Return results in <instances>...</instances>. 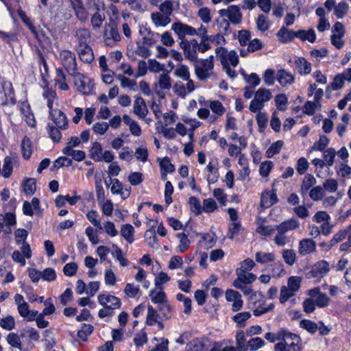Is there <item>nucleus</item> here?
<instances>
[{
    "mask_svg": "<svg viewBox=\"0 0 351 351\" xmlns=\"http://www.w3.org/2000/svg\"><path fill=\"white\" fill-rule=\"evenodd\" d=\"M149 297L152 303L158 305L168 301L167 294L164 291L162 287L155 286L154 289L150 290Z\"/></svg>",
    "mask_w": 351,
    "mask_h": 351,
    "instance_id": "nucleus-21",
    "label": "nucleus"
},
{
    "mask_svg": "<svg viewBox=\"0 0 351 351\" xmlns=\"http://www.w3.org/2000/svg\"><path fill=\"white\" fill-rule=\"evenodd\" d=\"M102 150V147L99 143H93L90 150V158L95 162H101V156L103 154Z\"/></svg>",
    "mask_w": 351,
    "mask_h": 351,
    "instance_id": "nucleus-49",
    "label": "nucleus"
},
{
    "mask_svg": "<svg viewBox=\"0 0 351 351\" xmlns=\"http://www.w3.org/2000/svg\"><path fill=\"white\" fill-rule=\"evenodd\" d=\"M171 29L180 40H182L186 36L195 35V29L194 27L181 22H175L172 24Z\"/></svg>",
    "mask_w": 351,
    "mask_h": 351,
    "instance_id": "nucleus-14",
    "label": "nucleus"
},
{
    "mask_svg": "<svg viewBox=\"0 0 351 351\" xmlns=\"http://www.w3.org/2000/svg\"><path fill=\"white\" fill-rule=\"evenodd\" d=\"M77 51L80 60L84 62L91 63L94 60L93 52L89 45L77 47Z\"/></svg>",
    "mask_w": 351,
    "mask_h": 351,
    "instance_id": "nucleus-25",
    "label": "nucleus"
},
{
    "mask_svg": "<svg viewBox=\"0 0 351 351\" xmlns=\"http://www.w3.org/2000/svg\"><path fill=\"white\" fill-rule=\"evenodd\" d=\"M214 57L209 56L206 59L196 60L195 64V73L197 77L202 81H205L214 73Z\"/></svg>",
    "mask_w": 351,
    "mask_h": 351,
    "instance_id": "nucleus-2",
    "label": "nucleus"
},
{
    "mask_svg": "<svg viewBox=\"0 0 351 351\" xmlns=\"http://www.w3.org/2000/svg\"><path fill=\"white\" fill-rule=\"evenodd\" d=\"M309 197L313 201L321 200L324 196V191L322 186H316L313 187L308 192Z\"/></svg>",
    "mask_w": 351,
    "mask_h": 351,
    "instance_id": "nucleus-60",
    "label": "nucleus"
},
{
    "mask_svg": "<svg viewBox=\"0 0 351 351\" xmlns=\"http://www.w3.org/2000/svg\"><path fill=\"white\" fill-rule=\"evenodd\" d=\"M158 311L165 319H169L172 317L173 308L169 301L158 305Z\"/></svg>",
    "mask_w": 351,
    "mask_h": 351,
    "instance_id": "nucleus-54",
    "label": "nucleus"
},
{
    "mask_svg": "<svg viewBox=\"0 0 351 351\" xmlns=\"http://www.w3.org/2000/svg\"><path fill=\"white\" fill-rule=\"evenodd\" d=\"M215 54L223 66H232L236 67L239 64L237 53L234 50L228 51L223 47H217L215 49Z\"/></svg>",
    "mask_w": 351,
    "mask_h": 351,
    "instance_id": "nucleus-5",
    "label": "nucleus"
},
{
    "mask_svg": "<svg viewBox=\"0 0 351 351\" xmlns=\"http://www.w3.org/2000/svg\"><path fill=\"white\" fill-rule=\"evenodd\" d=\"M98 302L103 306H107L110 308L117 309L121 306V300L119 298L109 295L100 294L98 295Z\"/></svg>",
    "mask_w": 351,
    "mask_h": 351,
    "instance_id": "nucleus-18",
    "label": "nucleus"
},
{
    "mask_svg": "<svg viewBox=\"0 0 351 351\" xmlns=\"http://www.w3.org/2000/svg\"><path fill=\"white\" fill-rule=\"evenodd\" d=\"M278 200L276 191H265L262 193L261 204L263 207L269 208L277 203Z\"/></svg>",
    "mask_w": 351,
    "mask_h": 351,
    "instance_id": "nucleus-26",
    "label": "nucleus"
},
{
    "mask_svg": "<svg viewBox=\"0 0 351 351\" xmlns=\"http://www.w3.org/2000/svg\"><path fill=\"white\" fill-rule=\"evenodd\" d=\"M172 87L171 78L168 71L162 72L156 77V82L154 84L155 92L160 95L164 90H169Z\"/></svg>",
    "mask_w": 351,
    "mask_h": 351,
    "instance_id": "nucleus-8",
    "label": "nucleus"
},
{
    "mask_svg": "<svg viewBox=\"0 0 351 351\" xmlns=\"http://www.w3.org/2000/svg\"><path fill=\"white\" fill-rule=\"evenodd\" d=\"M89 9L94 13L90 18V24L94 29H99L106 19L104 14V3L102 0H88Z\"/></svg>",
    "mask_w": 351,
    "mask_h": 351,
    "instance_id": "nucleus-1",
    "label": "nucleus"
},
{
    "mask_svg": "<svg viewBox=\"0 0 351 351\" xmlns=\"http://www.w3.org/2000/svg\"><path fill=\"white\" fill-rule=\"evenodd\" d=\"M25 337V334L21 332L18 334L16 332H10L8 335L6 340L8 343L14 348H17L19 350H23L21 339Z\"/></svg>",
    "mask_w": 351,
    "mask_h": 351,
    "instance_id": "nucleus-31",
    "label": "nucleus"
},
{
    "mask_svg": "<svg viewBox=\"0 0 351 351\" xmlns=\"http://www.w3.org/2000/svg\"><path fill=\"white\" fill-rule=\"evenodd\" d=\"M348 4L345 1H341L335 7V14L337 18L341 19L346 14V13L348 11Z\"/></svg>",
    "mask_w": 351,
    "mask_h": 351,
    "instance_id": "nucleus-64",
    "label": "nucleus"
},
{
    "mask_svg": "<svg viewBox=\"0 0 351 351\" xmlns=\"http://www.w3.org/2000/svg\"><path fill=\"white\" fill-rule=\"evenodd\" d=\"M320 107V104L315 101H307L303 106V112L308 115H313Z\"/></svg>",
    "mask_w": 351,
    "mask_h": 351,
    "instance_id": "nucleus-62",
    "label": "nucleus"
},
{
    "mask_svg": "<svg viewBox=\"0 0 351 351\" xmlns=\"http://www.w3.org/2000/svg\"><path fill=\"white\" fill-rule=\"evenodd\" d=\"M255 260L261 264L273 263L275 261V255L271 252H257L255 254Z\"/></svg>",
    "mask_w": 351,
    "mask_h": 351,
    "instance_id": "nucleus-39",
    "label": "nucleus"
},
{
    "mask_svg": "<svg viewBox=\"0 0 351 351\" xmlns=\"http://www.w3.org/2000/svg\"><path fill=\"white\" fill-rule=\"evenodd\" d=\"M296 38H300L302 41L308 40V42L313 43L316 40V34L313 29L308 30L300 29L297 31Z\"/></svg>",
    "mask_w": 351,
    "mask_h": 351,
    "instance_id": "nucleus-37",
    "label": "nucleus"
},
{
    "mask_svg": "<svg viewBox=\"0 0 351 351\" xmlns=\"http://www.w3.org/2000/svg\"><path fill=\"white\" fill-rule=\"evenodd\" d=\"M121 39L118 29L114 24H106L104 27V40L106 45L112 47Z\"/></svg>",
    "mask_w": 351,
    "mask_h": 351,
    "instance_id": "nucleus-9",
    "label": "nucleus"
},
{
    "mask_svg": "<svg viewBox=\"0 0 351 351\" xmlns=\"http://www.w3.org/2000/svg\"><path fill=\"white\" fill-rule=\"evenodd\" d=\"M225 298L228 302L231 304V310L234 312L240 311L243 306V300L239 292L228 289L226 291Z\"/></svg>",
    "mask_w": 351,
    "mask_h": 351,
    "instance_id": "nucleus-10",
    "label": "nucleus"
},
{
    "mask_svg": "<svg viewBox=\"0 0 351 351\" xmlns=\"http://www.w3.org/2000/svg\"><path fill=\"white\" fill-rule=\"evenodd\" d=\"M282 341L289 351H300L301 350V338L295 333L285 330L284 335H282Z\"/></svg>",
    "mask_w": 351,
    "mask_h": 351,
    "instance_id": "nucleus-12",
    "label": "nucleus"
},
{
    "mask_svg": "<svg viewBox=\"0 0 351 351\" xmlns=\"http://www.w3.org/2000/svg\"><path fill=\"white\" fill-rule=\"evenodd\" d=\"M300 326L311 334L315 333L318 329L317 324L305 319L300 321Z\"/></svg>",
    "mask_w": 351,
    "mask_h": 351,
    "instance_id": "nucleus-59",
    "label": "nucleus"
},
{
    "mask_svg": "<svg viewBox=\"0 0 351 351\" xmlns=\"http://www.w3.org/2000/svg\"><path fill=\"white\" fill-rule=\"evenodd\" d=\"M24 215L32 216L34 213L40 212V201L37 197H34L31 202H24L23 205Z\"/></svg>",
    "mask_w": 351,
    "mask_h": 351,
    "instance_id": "nucleus-24",
    "label": "nucleus"
},
{
    "mask_svg": "<svg viewBox=\"0 0 351 351\" xmlns=\"http://www.w3.org/2000/svg\"><path fill=\"white\" fill-rule=\"evenodd\" d=\"M216 243L214 234H204L202 235V239L199 241V245L205 250L212 248Z\"/></svg>",
    "mask_w": 351,
    "mask_h": 351,
    "instance_id": "nucleus-44",
    "label": "nucleus"
},
{
    "mask_svg": "<svg viewBox=\"0 0 351 351\" xmlns=\"http://www.w3.org/2000/svg\"><path fill=\"white\" fill-rule=\"evenodd\" d=\"M56 75L54 79L56 85L58 86L60 90H69V85L66 83V75L61 69H56Z\"/></svg>",
    "mask_w": 351,
    "mask_h": 351,
    "instance_id": "nucleus-38",
    "label": "nucleus"
},
{
    "mask_svg": "<svg viewBox=\"0 0 351 351\" xmlns=\"http://www.w3.org/2000/svg\"><path fill=\"white\" fill-rule=\"evenodd\" d=\"M110 184L105 181L108 187H110V191L114 195H120L122 199H127L130 195V187L124 188L122 183L117 178L110 179Z\"/></svg>",
    "mask_w": 351,
    "mask_h": 351,
    "instance_id": "nucleus-15",
    "label": "nucleus"
},
{
    "mask_svg": "<svg viewBox=\"0 0 351 351\" xmlns=\"http://www.w3.org/2000/svg\"><path fill=\"white\" fill-rule=\"evenodd\" d=\"M117 78L122 88H128L134 92L137 90V84L135 80H132L122 74L117 75Z\"/></svg>",
    "mask_w": 351,
    "mask_h": 351,
    "instance_id": "nucleus-41",
    "label": "nucleus"
},
{
    "mask_svg": "<svg viewBox=\"0 0 351 351\" xmlns=\"http://www.w3.org/2000/svg\"><path fill=\"white\" fill-rule=\"evenodd\" d=\"M302 278L299 276H291L287 281L288 289H291L294 293H297L301 286Z\"/></svg>",
    "mask_w": 351,
    "mask_h": 351,
    "instance_id": "nucleus-55",
    "label": "nucleus"
},
{
    "mask_svg": "<svg viewBox=\"0 0 351 351\" xmlns=\"http://www.w3.org/2000/svg\"><path fill=\"white\" fill-rule=\"evenodd\" d=\"M297 31L295 32L292 29H287L285 27H282L277 33V36L281 43H286L293 40L296 38Z\"/></svg>",
    "mask_w": 351,
    "mask_h": 351,
    "instance_id": "nucleus-35",
    "label": "nucleus"
},
{
    "mask_svg": "<svg viewBox=\"0 0 351 351\" xmlns=\"http://www.w3.org/2000/svg\"><path fill=\"white\" fill-rule=\"evenodd\" d=\"M205 171L207 173L206 178L208 183H215L219 177L217 161H210L205 168Z\"/></svg>",
    "mask_w": 351,
    "mask_h": 351,
    "instance_id": "nucleus-22",
    "label": "nucleus"
},
{
    "mask_svg": "<svg viewBox=\"0 0 351 351\" xmlns=\"http://www.w3.org/2000/svg\"><path fill=\"white\" fill-rule=\"evenodd\" d=\"M257 29L261 32H265L270 27V22L268 16L264 14L258 15L256 19Z\"/></svg>",
    "mask_w": 351,
    "mask_h": 351,
    "instance_id": "nucleus-43",
    "label": "nucleus"
},
{
    "mask_svg": "<svg viewBox=\"0 0 351 351\" xmlns=\"http://www.w3.org/2000/svg\"><path fill=\"white\" fill-rule=\"evenodd\" d=\"M62 153L66 156H72L76 161H82L86 156L85 152L82 150L63 149Z\"/></svg>",
    "mask_w": 351,
    "mask_h": 351,
    "instance_id": "nucleus-58",
    "label": "nucleus"
},
{
    "mask_svg": "<svg viewBox=\"0 0 351 351\" xmlns=\"http://www.w3.org/2000/svg\"><path fill=\"white\" fill-rule=\"evenodd\" d=\"M176 237L179 239V244L177 250L181 253L187 250L190 246V241L186 234L181 232L178 233Z\"/></svg>",
    "mask_w": 351,
    "mask_h": 351,
    "instance_id": "nucleus-47",
    "label": "nucleus"
},
{
    "mask_svg": "<svg viewBox=\"0 0 351 351\" xmlns=\"http://www.w3.org/2000/svg\"><path fill=\"white\" fill-rule=\"evenodd\" d=\"M236 274L237 278L232 283L234 288H242V285L251 284L256 279L255 274L247 272L243 269H237Z\"/></svg>",
    "mask_w": 351,
    "mask_h": 351,
    "instance_id": "nucleus-11",
    "label": "nucleus"
},
{
    "mask_svg": "<svg viewBox=\"0 0 351 351\" xmlns=\"http://www.w3.org/2000/svg\"><path fill=\"white\" fill-rule=\"evenodd\" d=\"M134 113L140 119H143L148 113L145 100L141 97L135 98L133 106Z\"/></svg>",
    "mask_w": 351,
    "mask_h": 351,
    "instance_id": "nucleus-23",
    "label": "nucleus"
},
{
    "mask_svg": "<svg viewBox=\"0 0 351 351\" xmlns=\"http://www.w3.org/2000/svg\"><path fill=\"white\" fill-rule=\"evenodd\" d=\"M251 317L250 312L238 313L232 317V320L239 328H244L246 325V322Z\"/></svg>",
    "mask_w": 351,
    "mask_h": 351,
    "instance_id": "nucleus-40",
    "label": "nucleus"
},
{
    "mask_svg": "<svg viewBox=\"0 0 351 351\" xmlns=\"http://www.w3.org/2000/svg\"><path fill=\"white\" fill-rule=\"evenodd\" d=\"M330 270L329 264L326 261L317 262L312 267L310 274L312 277L322 278L326 276Z\"/></svg>",
    "mask_w": 351,
    "mask_h": 351,
    "instance_id": "nucleus-20",
    "label": "nucleus"
},
{
    "mask_svg": "<svg viewBox=\"0 0 351 351\" xmlns=\"http://www.w3.org/2000/svg\"><path fill=\"white\" fill-rule=\"evenodd\" d=\"M151 19L156 27H165L171 23V17L160 12L152 13Z\"/></svg>",
    "mask_w": 351,
    "mask_h": 351,
    "instance_id": "nucleus-27",
    "label": "nucleus"
},
{
    "mask_svg": "<svg viewBox=\"0 0 351 351\" xmlns=\"http://www.w3.org/2000/svg\"><path fill=\"white\" fill-rule=\"evenodd\" d=\"M21 152L25 159L30 158L32 154V143L30 139L25 136L21 142Z\"/></svg>",
    "mask_w": 351,
    "mask_h": 351,
    "instance_id": "nucleus-48",
    "label": "nucleus"
},
{
    "mask_svg": "<svg viewBox=\"0 0 351 351\" xmlns=\"http://www.w3.org/2000/svg\"><path fill=\"white\" fill-rule=\"evenodd\" d=\"M181 47L183 49L185 56L191 61L196 60L197 59V47H194L191 44V41L190 43H184L182 42L180 43Z\"/></svg>",
    "mask_w": 351,
    "mask_h": 351,
    "instance_id": "nucleus-36",
    "label": "nucleus"
},
{
    "mask_svg": "<svg viewBox=\"0 0 351 351\" xmlns=\"http://www.w3.org/2000/svg\"><path fill=\"white\" fill-rule=\"evenodd\" d=\"M299 221L294 218H291L276 226V230L286 233L287 232L296 230L299 228Z\"/></svg>",
    "mask_w": 351,
    "mask_h": 351,
    "instance_id": "nucleus-30",
    "label": "nucleus"
},
{
    "mask_svg": "<svg viewBox=\"0 0 351 351\" xmlns=\"http://www.w3.org/2000/svg\"><path fill=\"white\" fill-rule=\"evenodd\" d=\"M283 145L284 143L282 141H277L276 142L272 143L266 152V156L267 158H272L274 155L278 154L280 152Z\"/></svg>",
    "mask_w": 351,
    "mask_h": 351,
    "instance_id": "nucleus-57",
    "label": "nucleus"
},
{
    "mask_svg": "<svg viewBox=\"0 0 351 351\" xmlns=\"http://www.w3.org/2000/svg\"><path fill=\"white\" fill-rule=\"evenodd\" d=\"M173 74L176 77H179L182 80H189L191 76L189 67L184 64L178 65L174 70Z\"/></svg>",
    "mask_w": 351,
    "mask_h": 351,
    "instance_id": "nucleus-50",
    "label": "nucleus"
},
{
    "mask_svg": "<svg viewBox=\"0 0 351 351\" xmlns=\"http://www.w3.org/2000/svg\"><path fill=\"white\" fill-rule=\"evenodd\" d=\"M74 77V84L77 90L84 95H90L94 88L93 82L84 74L77 71L70 74Z\"/></svg>",
    "mask_w": 351,
    "mask_h": 351,
    "instance_id": "nucleus-6",
    "label": "nucleus"
},
{
    "mask_svg": "<svg viewBox=\"0 0 351 351\" xmlns=\"http://www.w3.org/2000/svg\"><path fill=\"white\" fill-rule=\"evenodd\" d=\"M135 53L141 58H147L151 55L150 47L138 41L136 43Z\"/></svg>",
    "mask_w": 351,
    "mask_h": 351,
    "instance_id": "nucleus-52",
    "label": "nucleus"
},
{
    "mask_svg": "<svg viewBox=\"0 0 351 351\" xmlns=\"http://www.w3.org/2000/svg\"><path fill=\"white\" fill-rule=\"evenodd\" d=\"M139 34L142 36V43L146 46L151 47L157 41L159 38V34L157 32H152L147 26H141L139 28Z\"/></svg>",
    "mask_w": 351,
    "mask_h": 351,
    "instance_id": "nucleus-16",
    "label": "nucleus"
},
{
    "mask_svg": "<svg viewBox=\"0 0 351 351\" xmlns=\"http://www.w3.org/2000/svg\"><path fill=\"white\" fill-rule=\"evenodd\" d=\"M50 116L56 126L61 128L62 130H66L68 126V121L65 114L58 109L49 110Z\"/></svg>",
    "mask_w": 351,
    "mask_h": 351,
    "instance_id": "nucleus-19",
    "label": "nucleus"
},
{
    "mask_svg": "<svg viewBox=\"0 0 351 351\" xmlns=\"http://www.w3.org/2000/svg\"><path fill=\"white\" fill-rule=\"evenodd\" d=\"M317 180L312 175L307 173L304 176L300 186V193L304 197L305 196L312 187L316 184Z\"/></svg>",
    "mask_w": 351,
    "mask_h": 351,
    "instance_id": "nucleus-28",
    "label": "nucleus"
},
{
    "mask_svg": "<svg viewBox=\"0 0 351 351\" xmlns=\"http://www.w3.org/2000/svg\"><path fill=\"white\" fill-rule=\"evenodd\" d=\"M112 248L114 252L112 253V255L119 261L121 266L127 267L129 262L125 257L122 250L115 244L112 245Z\"/></svg>",
    "mask_w": 351,
    "mask_h": 351,
    "instance_id": "nucleus-45",
    "label": "nucleus"
},
{
    "mask_svg": "<svg viewBox=\"0 0 351 351\" xmlns=\"http://www.w3.org/2000/svg\"><path fill=\"white\" fill-rule=\"evenodd\" d=\"M272 98L271 92L265 88H260L254 93V97L251 101L249 109L252 112H256L261 110L265 104Z\"/></svg>",
    "mask_w": 351,
    "mask_h": 351,
    "instance_id": "nucleus-4",
    "label": "nucleus"
},
{
    "mask_svg": "<svg viewBox=\"0 0 351 351\" xmlns=\"http://www.w3.org/2000/svg\"><path fill=\"white\" fill-rule=\"evenodd\" d=\"M328 143L329 138L324 135H322L319 136L318 141L313 144L311 149L313 151H324Z\"/></svg>",
    "mask_w": 351,
    "mask_h": 351,
    "instance_id": "nucleus-61",
    "label": "nucleus"
},
{
    "mask_svg": "<svg viewBox=\"0 0 351 351\" xmlns=\"http://www.w3.org/2000/svg\"><path fill=\"white\" fill-rule=\"evenodd\" d=\"M43 97L47 100V105L49 110L53 108V101L56 99V93L52 88L45 87L42 93Z\"/></svg>",
    "mask_w": 351,
    "mask_h": 351,
    "instance_id": "nucleus-42",
    "label": "nucleus"
},
{
    "mask_svg": "<svg viewBox=\"0 0 351 351\" xmlns=\"http://www.w3.org/2000/svg\"><path fill=\"white\" fill-rule=\"evenodd\" d=\"M158 314L152 306H148L146 317V324L148 326L154 325L158 321Z\"/></svg>",
    "mask_w": 351,
    "mask_h": 351,
    "instance_id": "nucleus-56",
    "label": "nucleus"
},
{
    "mask_svg": "<svg viewBox=\"0 0 351 351\" xmlns=\"http://www.w3.org/2000/svg\"><path fill=\"white\" fill-rule=\"evenodd\" d=\"M61 130H62L61 128H59L57 126L48 125V127H47L48 134H49L50 138L54 143H58L60 141V140L62 138V134L60 132Z\"/></svg>",
    "mask_w": 351,
    "mask_h": 351,
    "instance_id": "nucleus-53",
    "label": "nucleus"
},
{
    "mask_svg": "<svg viewBox=\"0 0 351 351\" xmlns=\"http://www.w3.org/2000/svg\"><path fill=\"white\" fill-rule=\"evenodd\" d=\"M60 59L68 73L74 74L77 70L75 54L69 50H62L60 52Z\"/></svg>",
    "mask_w": 351,
    "mask_h": 351,
    "instance_id": "nucleus-7",
    "label": "nucleus"
},
{
    "mask_svg": "<svg viewBox=\"0 0 351 351\" xmlns=\"http://www.w3.org/2000/svg\"><path fill=\"white\" fill-rule=\"evenodd\" d=\"M75 37L77 41V47L87 45L90 40V33L85 28H80L75 31Z\"/></svg>",
    "mask_w": 351,
    "mask_h": 351,
    "instance_id": "nucleus-32",
    "label": "nucleus"
},
{
    "mask_svg": "<svg viewBox=\"0 0 351 351\" xmlns=\"http://www.w3.org/2000/svg\"><path fill=\"white\" fill-rule=\"evenodd\" d=\"M16 102L12 84L3 77H0V104L14 106Z\"/></svg>",
    "mask_w": 351,
    "mask_h": 351,
    "instance_id": "nucleus-3",
    "label": "nucleus"
},
{
    "mask_svg": "<svg viewBox=\"0 0 351 351\" xmlns=\"http://www.w3.org/2000/svg\"><path fill=\"white\" fill-rule=\"evenodd\" d=\"M276 79L282 86L292 84L295 82L294 75L284 69L278 71Z\"/></svg>",
    "mask_w": 351,
    "mask_h": 351,
    "instance_id": "nucleus-33",
    "label": "nucleus"
},
{
    "mask_svg": "<svg viewBox=\"0 0 351 351\" xmlns=\"http://www.w3.org/2000/svg\"><path fill=\"white\" fill-rule=\"evenodd\" d=\"M209 107L212 112L215 114L214 116L216 117V119H217V117L222 116L226 109L222 105V104L219 101H212L209 102Z\"/></svg>",
    "mask_w": 351,
    "mask_h": 351,
    "instance_id": "nucleus-51",
    "label": "nucleus"
},
{
    "mask_svg": "<svg viewBox=\"0 0 351 351\" xmlns=\"http://www.w3.org/2000/svg\"><path fill=\"white\" fill-rule=\"evenodd\" d=\"M315 243L311 239H304L299 243V253L306 255L315 251Z\"/></svg>",
    "mask_w": 351,
    "mask_h": 351,
    "instance_id": "nucleus-34",
    "label": "nucleus"
},
{
    "mask_svg": "<svg viewBox=\"0 0 351 351\" xmlns=\"http://www.w3.org/2000/svg\"><path fill=\"white\" fill-rule=\"evenodd\" d=\"M134 228L130 224H124L121 228V236L129 243L134 241Z\"/></svg>",
    "mask_w": 351,
    "mask_h": 351,
    "instance_id": "nucleus-46",
    "label": "nucleus"
},
{
    "mask_svg": "<svg viewBox=\"0 0 351 351\" xmlns=\"http://www.w3.org/2000/svg\"><path fill=\"white\" fill-rule=\"evenodd\" d=\"M71 6L75 16L81 22H85L88 17V11L86 10L82 0H69Z\"/></svg>",
    "mask_w": 351,
    "mask_h": 351,
    "instance_id": "nucleus-17",
    "label": "nucleus"
},
{
    "mask_svg": "<svg viewBox=\"0 0 351 351\" xmlns=\"http://www.w3.org/2000/svg\"><path fill=\"white\" fill-rule=\"evenodd\" d=\"M220 16H226L234 25L241 22L242 14L238 5H230L227 9H221L219 11Z\"/></svg>",
    "mask_w": 351,
    "mask_h": 351,
    "instance_id": "nucleus-13",
    "label": "nucleus"
},
{
    "mask_svg": "<svg viewBox=\"0 0 351 351\" xmlns=\"http://www.w3.org/2000/svg\"><path fill=\"white\" fill-rule=\"evenodd\" d=\"M295 69L302 75H306L311 71V64L304 58L299 57L295 60Z\"/></svg>",
    "mask_w": 351,
    "mask_h": 351,
    "instance_id": "nucleus-29",
    "label": "nucleus"
},
{
    "mask_svg": "<svg viewBox=\"0 0 351 351\" xmlns=\"http://www.w3.org/2000/svg\"><path fill=\"white\" fill-rule=\"evenodd\" d=\"M335 156L336 152L333 148H328L324 151V161L326 166L331 167L333 165Z\"/></svg>",
    "mask_w": 351,
    "mask_h": 351,
    "instance_id": "nucleus-63",
    "label": "nucleus"
}]
</instances>
